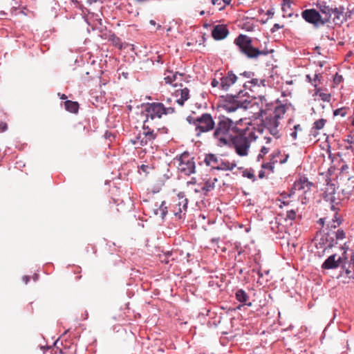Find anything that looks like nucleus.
Instances as JSON below:
<instances>
[{"label":"nucleus","mask_w":354,"mask_h":354,"mask_svg":"<svg viewBox=\"0 0 354 354\" xmlns=\"http://www.w3.org/2000/svg\"><path fill=\"white\" fill-rule=\"evenodd\" d=\"M259 102H255L258 105L261 104L259 115L261 117V122L264 127L270 133L276 138L280 137L278 127L280 124L279 120L282 118L286 112V105H274L268 103L265 96H259Z\"/></svg>","instance_id":"nucleus-1"},{"label":"nucleus","mask_w":354,"mask_h":354,"mask_svg":"<svg viewBox=\"0 0 354 354\" xmlns=\"http://www.w3.org/2000/svg\"><path fill=\"white\" fill-rule=\"evenodd\" d=\"M214 129L212 137L216 140L217 146L230 145V140L234 136L232 132L236 129L232 120L225 117L221 118Z\"/></svg>","instance_id":"nucleus-2"},{"label":"nucleus","mask_w":354,"mask_h":354,"mask_svg":"<svg viewBox=\"0 0 354 354\" xmlns=\"http://www.w3.org/2000/svg\"><path fill=\"white\" fill-rule=\"evenodd\" d=\"M239 51L249 59H256L260 55H268L269 51L266 48L259 49L254 46L253 39L246 35L241 34L234 40Z\"/></svg>","instance_id":"nucleus-3"},{"label":"nucleus","mask_w":354,"mask_h":354,"mask_svg":"<svg viewBox=\"0 0 354 354\" xmlns=\"http://www.w3.org/2000/svg\"><path fill=\"white\" fill-rule=\"evenodd\" d=\"M246 93L240 90L236 95H227L222 96L221 107L228 113L234 112L238 109H247L252 106V101L248 99H242Z\"/></svg>","instance_id":"nucleus-4"},{"label":"nucleus","mask_w":354,"mask_h":354,"mask_svg":"<svg viewBox=\"0 0 354 354\" xmlns=\"http://www.w3.org/2000/svg\"><path fill=\"white\" fill-rule=\"evenodd\" d=\"M187 121L195 127L196 136H201L203 133H207L213 130L215 127V122L210 113H205L196 118L188 116Z\"/></svg>","instance_id":"nucleus-5"},{"label":"nucleus","mask_w":354,"mask_h":354,"mask_svg":"<svg viewBox=\"0 0 354 354\" xmlns=\"http://www.w3.org/2000/svg\"><path fill=\"white\" fill-rule=\"evenodd\" d=\"M204 162L207 166L210 167L212 169L222 171H232L236 166L235 162H230L225 161L214 153L206 154Z\"/></svg>","instance_id":"nucleus-6"},{"label":"nucleus","mask_w":354,"mask_h":354,"mask_svg":"<svg viewBox=\"0 0 354 354\" xmlns=\"http://www.w3.org/2000/svg\"><path fill=\"white\" fill-rule=\"evenodd\" d=\"M230 144L234 146L235 151L239 156H245L248 154L250 142L247 136L242 133L235 135L232 138H231Z\"/></svg>","instance_id":"nucleus-7"},{"label":"nucleus","mask_w":354,"mask_h":354,"mask_svg":"<svg viewBox=\"0 0 354 354\" xmlns=\"http://www.w3.org/2000/svg\"><path fill=\"white\" fill-rule=\"evenodd\" d=\"M177 160L179 161L178 169L182 174L189 176L195 173V162L194 158H191L188 153H182Z\"/></svg>","instance_id":"nucleus-8"},{"label":"nucleus","mask_w":354,"mask_h":354,"mask_svg":"<svg viewBox=\"0 0 354 354\" xmlns=\"http://www.w3.org/2000/svg\"><path fill=\"white\" fill-rule=\"evenodd\" d=\"M165 110V106L160 102L147 103L145 111L146 112L147 120H153L156 118H160Z\"/></svg>","instance_id":"nucleus-9"},{"label":"nucleus","mask_w":354,"mask_h":354,"mask_svg":"<svg viewBox=\"0 0 354 354\" xmlns=\"http://www.w3.org/2000/svg\"><path fill=\"white\" fill-rule=\"evenodd\" d=\"M187 203L188 201L184 193L180 192L178 194V201L174 205L172 209L174 216L178 219L185 218L187 209Z\"/></svg>","instance_id":"nucleus-10"},{"label":"nucleus","mask_w":354,"mask_h":354,"mask_svg":"<svg viewBox=\"0 0 354 354\" xmlns=\"http://www.w3.org/2000/svg\"><path fill=\"white\" fill-rule=\"evenodd\" d=\"M346 257H338L336 254L329 256L322 263V268L324 270L336 269L340 266L344 267Z\"/></svg>","instance_id":"nucleus-11"},{"label":"nucleus","mask_w":354,"mask_h":354,"mask_svg":"<svg viewBox=\"0 0 354 354\" xmlns=\"http://www.w3.org/2000/svg\"><path fill=\"white\" fill-rule=\"evenodd\" d=\"M239 77L233 73L229 71L224 76L220 77V88L223 91H227L230 87L234 84Z\"/></svg>","instance_id":"nucleus-12"},{"label":"nucleus","mask_w":354,"mask_h":354,"mask_svg":"<svg viewBox=\"0 0 354 354\" xmlns=\"http://www.w3.org/2000/svg\"><path fill=\"white\" fill-rule=\"evenodd\" d=\"M319 245H323L324 246H321V248H324V251L327 248H332L335 245L337 244V241L333 235H331V232H327L325 235L320 239L319 242Z\"/></svg>","instance_id":"nucleus-13"},{"label":"nucleus","mask_w":354,"mask_h":354,"mask_svg":"<svg viewBox=\"0 0 354 354\" xmlns=\"http://www.w3.org/2000/svg\"><path fill=\"white\" fill-rule=\"evenodd\" d=\"M229 33L227 28L223 25H216L212 31V35L216 40L225 39Z\"/></svg>","instance_id":"nucleus-14"},{"label":"nucleus","mask_w":354,"mask_h":354,"mask_svg":"<svg viewBox=\"0 0 354 354\" xmlns=\"http://www.w3.org/2000/svg\"><path fill=\"white\" fill-rule=\"evenodd\" d=\"M313 185V183L308 181V179L306 177H301L299 180L296 181L292 187V189L295 190H303L310 189V187Z\"/></svg>","instance_id":"nucleus-15"},{"label":"nucleus","mask_w":354,"mask_h":354,"mask_svg":"<svg viewBox=\"0 0 354 354\" xmlns=\"http://www.w3.org/2000/svg\"><path fill=\"white\" fill-rule=\"evenodd\" d=\"M236 299L241 303L243 305L251 306L252 303L248 302L249 300L248 294L243 289H238L235 292Z\"/></svg>","instance_id":"nucleus-16"},{"label":"nucleus","mask_w":354,"mask_h":354,"mask_svg":"<svg viewBox=\"0 0 354 354\" xmlns=\"http://www.w3.org/2000/svg\"><path fill=\"white\" fill-rule=\"evenodd\" d=\"M164 75V81L165 84H173L174 86L176 85L173 83L176 80L178 75L183 76V73L178 72L173 73V71L168 68L165 71Z\"/></svg>","instance_id":"nucleus-17"},{"label":"nucleus","mask_w":354,"mask_h":354,"mask_svg":"<svg viewBox=\"0 0 354 354\" xmlns=\"http://www.w3.org/2000/svg\"><path fill=\"white\" fill-rule=\"evenodd\" d=\"M150 142L151 141L148 140V139H147V138H145V136L142 133H138L136 138L132 140V143L134 145H138L140 147L145 146Z\"/></svg>","instance_id":"nucleus-18"},{"label":"nucleus","mask_w":354,"mask_h":354,"mask_svg":"<svg viewBox=\"0 0 354 354\" xmlns=\"http://www.w3.org/2000/svg\"><path fill=\"white\" fill-rule=\"evenodd\" d=\"M65 108L71 113H77L79 109V104L77 102L67 100L65 102Z\"/></svg>","instance_id":"nucleus-19"},{"label":"nucleus","mask_w":354,"mask_h":354,"mask_svg":"<svg viewBox=\"0 0 354 354\" xmlns=\"http://www.w3.org/2000/svg\"><path fill=\"white\" fill-rule=\"evenodd\" d=\"M165 201H162L158 209L155 210V214H160L162 218H164L167 214V207L165 205Z\"/></svg>","instance_id":"nucleus-20"},{"label":"nucleus","mask_w":354,"mask_h":354,"mask_svg":"<svg viewBox=\"0 0 354 354\" xmlns=\"http://www.w3.org/2000/svg\"><path fill=\"white\" fill-rule=\"evenodd\" d=\"M324 198L326 201H329L330 204H336L338 205L339 202L336 201L335 196V190L334 189L333 191L330 193H326L325 196H324Z\"/></svg>","instance_id":"nucleus-21"},{"label":"nucleus","mask_w":354,"mask_h":354,"mask_svg":"<svg viewBox=\"0 0 354 354\" xmlns=\"http://www.w3.org/2000/svg\"><path fill=\"white\" fill-rule=\"evenodd\" d=\"M315 89H316L315 94L318 95L322 101L327 102L330 101L331 95L330 93L319 92L320 88H317V87Z\"/></svg>","instance_id":"nucleus-22"},{"label":"nucleus","mask_w":354,"mask_h":354,"mask_svg":"<svg viewBox=\"0 0 354 354\" xmlns=\"http://www.w3.org/2000/svg\"><path fill=\"white\" fill-rule=\"evenodd\" d=\"M176 93L177 96L180 95V97L183 98V100H187L189 98V90L187 88L177 90Z\"/></svg>","instance_id":"nucleus-23"},{"label":"nucleus","mask_w":354,"mask_h":354,"mask_svg":"<svg viewBox=\"0 0 354 354\" xmlns=\"http://www.w3.org/2000/svg\"><path fill=\"white\" fill-rule=\"evenodd\" d=\"M331 235H333L336 239V241H341L346 238V234L344 231L342 229H338L335 232H330Z\"/></svg>","instance_id":"nucleus-24"},{"label":"nucleus","mask_w":354,"mask_h":354,"mask_svg":"<svg viewBox=\"0 0 354 354\" xmlns=\"http://www.w3.org/2000/svg\"><path fill=\"white\" fill-rule=\"evenodd\" d=\"M142 134L148 139V140H151V142L154 140L156 138V134L154 133L153 130L149 129L147 131H143Z\"/></svg>","instance_id":"nucleus-25"},{"label":"nucleus","mask_w":354,"mask_h":354,"mask_svg":"<svg viewBox=\"0 0 354 354\" xmlns=\"http://www.w3.org/2000/svg\"><path fill=\"white\" fill-rule=\"evenodd\" d=\"M326 122V120L323 118L316 120L313 123V129L316 130L322 129L324 127Z\"/></svg>","instance_id":"nucleus-26"},{"label":"nucleus","mask_w":354,"mask_h":354,"mask_svg":"<svg viewBox=\"0 0 354 354\" xmlns=\"http://www.w3.org/2000/svg\"><path fill=\"white\" fill-rule=\"evenodd\" d=\"M251 84L252 85V87L254 86H265V80H259L257 78L252 77L251 80H250Z\"/></svg>","instance_id":"nucleus-27"},{"label":"nucleus","mask_w":354,"mask_h":354,"mask_svg":"<svg viewBox=\"0 0 354 354\" xmlns=\"http://www.w3.org/2000/svg\"><path fill=\"white\" fill-rule=\"evenodd\" d=\"M332 221L334 223L336 224L331 225V227L336 228L337 227L342 224L343 219L341 217L338 216L337 213H335Z\"/></svg>","instance_id":"nucleus-28"},{"label":"nucleus","mask_w":354,"mask_h":354,"mask_svg":"<svg viewBox=\"0 0 354 354\" xmlns=\"http://www.w3.org/2000/svg\"><path fill=\"white\" fill-rule=\"evenodd\" d=\"M274 162H272L271 160L268 162H264L262 164L261 167L264 169H269L271 172L274 171Z\"/></svg>","instance_id":"nucleus-29"},{"label":"nucleus","mask_w":354,"mask_h":354,"mask_svg":"<svg viewBox=\"0 0 354 354\" xmlns=\"http://www.w3.org/2000/svg\"><path fill=\"white\" fill-rule=\"evenodd\" d=\"M346 141L350 144V146H347L346 149H351L352 145H354V131L348 136Z\"/></svg>","instance_id":"nucleus-30"},{"label":"nucleus","mask_w":354,"mask_h":354,"mask_svg":"<svg viewBox=\"0 0 354 354\" xmlns=\"http://www.w3.org/2000/svg\"><path fill=\"white\" fill-rule=\"evenodd\" d=\"M214 187V183H210L209 182H206L203 187L202 189L203 191H205L206 192H209L212 190Z\"/></svg>","instance_id":"nucleus-31"},{"label":"nucleus","mask_w":354,"mask_h":354,"mask_svg":"<svg viewBox=\"0 0 354 354\" xmlns=\"http://www.w3.org/2000/svg\"><path fill=\"white\" fill-rule=\"evenodd\" d=\"M211 2L214 6H218L219 10L225 8V5H223L222 0H211Z\"/></svg>","instance_id":"nucleus-32"},{"label":"nucleus","mask_w":354,"mask_h":354,"mask_svg":"<svg viewBox=\"0 0 354 354\" xmlns=\"http://www.w3.org/2000/svg\"><path fill=\"white\" fill-rule=\"evenodd\" d=\"M281 154V151L279 150H277L275 151H274L271 155H270V160L272 162H274V163L277 162L278 160L277 159V158Z\"/></svg>","instance_id":"nucleus-33"},{"label":"nucleus","mask_w":354,"mask_h":354,"mask_svg":"<svg viewBox=\"0 0 354 354\" xmlns=\"http://www.w3.org/2000/svg\"><path fill=\"white\" fill-rule=\"evenodd\" d=\"M346 112L344 109H337L333 111V115L335 116L339 115L344 117L346 115Z\"/></svg>","instance_id":"nucleus-34"},{"label":"nucleus","mask_w":354,"mask_h":354,"mask_svg":"<svg viewBox=\"0 0 354 354\" xmlns=\"http://www.w3.org/2000/svg\"><path fill=\"white\" fill-rule=\"evenodd\" d=\"M239 75L243 76L246 78L251 79L252 77H253L254 76V72H252V71H245L243 73H240Z\"/></svg>","instance_id":"nucleus-35"},{"label":"nucleus","mask_w":354,"mask_h":354,"mask_svg":"<svg viewBox=\"0 0 354 354\" xmlns=\"http://www.w3.org/2000/svg\"><path fill=\"white\" fill-rule=\"evenodd\" d=\"M286 217L290 220H294L296 217V212L294 210H290L287 212Z\"/></svg>","instance_id":"nucleus-36"},{"label":"nucleus","mask_w":354,"mask_h":354,"mask_svg":"<svg viewBox=\"0 0 354 354\" xmlns=\"http://www.w3.org/2000/svg\"><path fill=\"white\" fill-rule=\"evenodd\" d=\"M346 273L349 277V278L354 279V266H351V269L347 268L346 270Z\"/></svg>","instance_id":"nucleus-37"},{"label":"nucleus","mask_w":354,"mask_h":354,"mask_svg":"<svg viewBox=\"0 0 354 354\" xmlns=\"http://www.w3.org/2000/svg\"><path fill=\"white\" fill-rule=\"evenodd\" d=\"M334 83L336 84H339L343 81V77L338 73H336V75L334 77L333 79Z\"/></svg>","instance_id":"nucleus-38"},{"label":"nucleus","mask_w":354,"mask_h":354,"mask_svg":"<svg viewBox=\"0 0 354 354\" xmlns=\"http://www.w3.org/2000/svg\"><path fill=\"white\" fill-rule=\"evenodd\" d=\"M243 176L244 177H247L249 179H252L253 180H254V175L252 172L245 170L243 171Z\"/></svg>","instance_id":"nucleus-39"},{"label":"nucleus","mask_w":354,"mask_h":354,"mask_svg":"<svg viewBox=\"0 0 354 354\" xmlns=\"http://www.w3.org/2000/svg\"><path fill=\"white\" fill-rule=\"evenodd\" d=\"M140 171L147 174L149 172V169H150L149 166L147 165H141L138 167Z\"/></svg>","instance_id":"nucleus-40"},{"label":"nucleus","mask_w":354,"mask_h":354,"mask_svg":"<svg viewBox=\"0 0 354 354\" xmlns=\"http://www.w3.org/2000/svg\"><path fill=\"white\" fill-rule=\"evenodd\" d=\"M306 80L308 82L310 83L312 86H313L315 88L317 87V83H313V79L311 77L310 75L308 74L306 75Z\"/></svg>","instance_id":"nucleus-41"},{"label":"nucleus","mask_w":354,"mask_h":354,"mask_svg":"<svg viewBox=\"0 0 354 354\" xmlns=\"http://www.w3.org/2000/svg\"><path fill=\"white\" fill-rule=\"evenodd\" d=\"M163 115L172 114L175 113V109L174 107H165V110L164 111Z\"/></svg>","instance_id":"nucleus-42"},{"label":"nucleus","mask_w":354,"mask_h":354,"mask_svg":"<svg viewBox=\"0 0 354 354\" xmlns=\"http://www.w3.org/2000/svg\"><path fill=\"white\" fill-rule=\"evenodd\" d=\"M221 80L218 81L216 79H213L211 82V85L212 87H217L218 86H220Z\"/></svg>","instance_id":"nucleus-43"},{"label":"nucleus","mask_w":354,"mask_h":354,"mask_svg":"<svg viewBox=\"0 0 354 354\" xmlns=\"http://www.w3.org/2000/svg\"><path fill=\"white\" fill-rule=\"evenodd\" d=\"M243 87L245 89H248L252 91V85L251 84L250 81H248L243 84Z\"/></svg>","instance_id":"nucleus-44"},{"label":"nucleus","mask_w":354,"mask_h":354,"mask_svg":"<svg viewBox=\"0 0 354 354\" xmlns=\"http://www.w3.org/2000/svg\"><path fill=\"white\" fill-rule=\"evenodd\" d=\"M282 27H283V26H280L279 24H274L270 30L272 32H274L277 31V30L281 28Z\"/></svg>","instance_id":"nucleus-45"},{"label":"nucleus","mask_w":354,"mask_h":354,"mask_svg":"<svg viewBox=\"0 0 354 354\" xmlns=\"http://www.w3.org/2000/svg\"><path fill=\"white\" fill-rule=\"evenodd\" d=\"M322 78V76L321 74H315L314 75V78L313 79V83H317V81H319L320 82L321 81V79Z\"/></svg>","instance_id":"nucleus-46"},{"label":"nucleus","mask_w":354,"mask_h":354,"mask_svg":"<svg viewBox=\"0 0 354 354\" xmlns=\"http://www.w3.org/2000/svg\"><path fill=\"white\" fill-rule=\"evenodd\" d=\"M8 128L7 124L5 122H0V132L5 131Z\"/></svg>","instance_id":"nucleus-47"},{"label":"nucleus","mask_w":354,"mask_h":354,"mask_svg":"<svg viewBox=\"0 0 354 354\" xmlns=\"http://www.w3.org/2000/svg\"><path fill=\"white\" fill-rule=\"evenodd\" d=\"M185 101H186L185 100H183V98H180V97L179 99L176 100V103H178L180 106H184Z\"/></svg>","instance_id":"nucleus-48"},{"label":"nucleus","mask_w":354,"mask_h":354,"mask_svg":"<svg viewBox=\"0 0 354 354\" xmlns=\"http://www.w3.org/2000/svg\"><path fill=\"white\" fill-rule=\"evenodd\" d=\"M148 122V120H147V118L144 120V123H143V127H142V129H143V131H147L149 129H151L149 126H147L146 124V123Z\"/></svg>","instance_id":"nucleus-49"},{"label":"nucleus","mask_w":354,"mask_h":354,"mask_svg":"<svg viewBox=\"0 0 354 354\" xmlns=\"http://www.w3.org/2000/svg\"><path fill=\"white\" fill-rule=\"evenodd\" d=\"M290 136L292 138L293 140H296L297 138V132L295 129L290 133Z\"/></svg>","instance_id":"nucleus-50"},{"label":"nucleus","mask_w":354,"mask_h":354,"mask_svg":"<svg viewBox=\"0 0 354 354\" xmlns=\"http://www.w3.org/2000/svg\"><path fill=\"white\" fill-rule=\"evenodd\" d=\"M269 151V149L266 147H263L261 149V153H262L263 155H266V153H268Z\"/></svg>","instance_id":"nucleus-51"},{"label":"nucleus","mask_w":354,"mask_h":354,"mask_svg":"<svg viewBox=\"0 0 354 354\" xmlns=\"http://www.w3.org/2000/svg\"><path fill=\"white\" fill-rule=\"evenodd\" d=\"M336 204H331L330 209L334 211L335 213H337L339 208L336 207Z\"/></svg>","instance_id":"nucleus-52"},{"label":"nucleus","mask_w":354,"mask_h":354,"mask_svg":"<svg viewBox=\"0 0 354 354\" xmlns=\"http://www.w3.org/2000/svg\"><path fill=\"white\" fill-rule=\"evenodd\" d=\"M293 129H295V131H297H297H301L302 130V129H301V127L300 124H295V125L294 126V127H293Z\"/></svg>","instance_id":"nucleus-53"},{"label":"nucleus","mask_w":354,"mask_h":354,"mask_svg":"<svg viewBox=\"0 0 354 354\" xmlns=\"http://www.w3.org/2000/svg\"><path fill=\"white\" fill-rule=\"evenodd\" d=\"M22 279H23V281H24L26 284H27V283H28V281H30V277L26 276H26H24Z\"/></svg>","instance_id":"nucleus-54"},{"label":"nucleus","mask_w":354,"mask_h":354,"mask_svg":"<svg viewBox=\"0 0 354 354\" xmlns=\"http://www.w3.org/2000/svg\"><path fill=\"white\" fill-rule=\"evenodd\" d=\"M97 1H101L102 2V0H87L86 1V3L88 4V5H91L92 3H96Z\"/></svg>","instance_id":"nucleus-55"},{"label":"nucleus","mask_w":354,"mask_h":354,"mask_svg":"<svg viewBox=\"0 0 354 354\" xmlns=\"http://www.w3.org/2000/svg\"><path fill=\"white\" fill-rule=\"evenodd\" d=\"M324 223H325V218H321L319 219L318 221V223L322 225V227L324 226Z\"/></svg>","instance_id":"nucleus-56"},{"label":"nucleus","mask_w":354,"mask_h":354,"mask_svg":"<svg viewBox=\"0 0 354 354\" xmlns=\"http://www.w3.org/2000/svg\"><path fill=\"white\" fill-rule=\"evenodd\" d=\"M264 177H265V172H264V171H263V170L259 171V178H263Z\"/></svg>","instance_id":"nucleus-57"},{"label":"nucleus","mask_w":354,"mask_h":354,"mask_svg":"<svg viewBox=\"0 0 354 354\" xmlns=\"http://www.w3.org/2000/svg\"><path fill=\"white\" fill-rule=\"evenodd\" d=\"M231 3V0H222L223 5H225V7L227 5H230Z\"/></svg>","instance_id":"nucleus-58"},{"label":"nucleus","mask_w":354,"mask_h":354,"mask_svg":"<svg viewBox=\"0 0 354 354\" xmlns=\"http://www.w3.org/2000/svg\"><path fill=\"white\" fill-rule=\"evenodd\" d=\"M248 139L249 138H253L254 140H255L257 138L254 136V132H250L248 133Z\"/></svg>","instance_id":"nucleus-59"},{"label":"nucleus","mask_w":354,"mask_h":354,"mask_svg":"<svg viewBox=\"0 0 354 354\" xmlns=\"http://www.w3.org/2000/svg\"><path fill=\"white\" fill-rule=\"evenodd\" d=\"M156 62H157L158 63H160V64H162V63H163V62H162V57H161V55H158V56H157V58H156Z\"/></svg>","instance_id":"nucleus-60"},{"label":"nucleus","mask_w":354,"mask_h":354,"mask_svg":"<svg viewBox=\"0 0 354 354\" xmlns=\"http://www.w3.org/2000/svg\"><path fill=\"white\" fill-rule=\"evenodd\" d=\"M293 189H292H292H291V191H290V194H287V195H286V194H283V198H287L288 196V197H290L292 194H294V193H295V192L293 191Z\"/></svg>","instance_id":"nucleus-61"},{"label":"nucleus","mask_w":354,"mask_h":354,"mask_svg":"<svg viewBox=\"0 0 354 354\" xmlns=\"http://www.w3.org/2000/svg\"><path fill=\"white\" fill-rule=\"evenodd\" d=\"M264 139L266 140V144H269L272 141V138L270 137H265Z\"/></svg>","instance_id":"nucleus-62"},{"label":"nucleus","mask_w":354,"mask_h":354,"mask_svg":"<svg viewBox=\"0 0 354 354\" xmlns=\"http://www.w3.org/2000/svg\"><path fill=\"white\" fill-rule=\"evenodd\" d=\"M288 158V155H286V158L283 160H279V162L281 164H283V163H285L287 161Z\"/></svg>","instance_id":"nucleus-63"},{"label":"nucleus","mask_w":354,"mask_h":354,"mask_svg":"<svg viewBox=\"0 0 354 354\" xmlns=\"http://www.w3.org/2000/svg\"><path fill=\"white\" fill-rule=\"evenodd\" d=\"M266 14L269 16H272L274 15V12L272 10H268Z\"/></svg>","instance_id":"nucleus-64"}]
</instances>
